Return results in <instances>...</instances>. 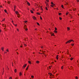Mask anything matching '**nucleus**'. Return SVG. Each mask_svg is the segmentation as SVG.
Segmentation results:
<instances>
[{
	"mask_svg": "<svg viewBox=\"0 0 79 79\" xmlns=\"http://www.w3.org/2000/svg\"><path fill=\"white\" fill-rule=\"evenodd\" d=\"M72 41H73V42H74L73 40H70L68 41H67L66 43V44H68V43H71V42H72Z\"/></svg>",
	"mask_w": 79,
	"mask_h": 79,
	"instance_id": "1",
	"label": "nucleus"
},
{
	"mask_svg": "<svg viewBox=\"0 0 79 79\" xmlns=\"http://www.w3.org/2000/svg\"><path fill=\"white\" fill-rule=\"evenodd\" d=\"M26 2H27V3L28 5L29 6H30V3L29 2H28L27 1H26Z\"/></svg>",
	"mask_w": 79,
	"mask_h": 79,
	"instance_id": "2",
	"label": "nucleus"
},
{
	"mask_svg": "<svg viewBox=\"0 0 79 79\" xmlns=\"http://www.w3.org/2000/svg\"><path fill=\"white\" fill-rule=\"evenodd\" d=\"M26 66H27V64H25V65L23 66V68L24 69V68Z\"/></svg>",
	"mask_w": 79,
	"mask_h": 79,
	"instance_id": "3",
	"label": "nucleus"
},
{
	"mask_svg": "<svg viewBox=\"0 0 79 79\" xmlns=\"http://www.w3.org/2000/svg\"><path fill=\"white\" fill-rule=\"evenodd\" d=\"M15 13L17 15H19V13H18V11H15Z\"/></svg>",
	"mask_w": 79,
	"mask_h": 79,
	"instance_id": "4",
	"label": "nucleus"
},
{
	"mask_svg": "<svg viewBox=\"0 0 79 79\" xmlns=\"http://www.w3.org/2000/svg\"><path fill=\"white\" fill-rule=\"evenodd\" d=\"M32 18L34 19H36V18L35 17V16H33Z\"/></svg>",
	"mask_w": 79,
	"mask_h": 79,
	"instance_id": "5",
	"label": "nucleus"
},
{
	"mask_svg": "<svg viewBox=\"0 0 79 79\" xmlns=\"http://www.w3.org/2000/svg\"><path fill=\"white\" fill-rule=\"evenodd\" d=\"M36 63L37 64H39V63H40V62L38 60H37L36 61Z\"/></svg>",
	"mask_w": 79,
	"mask_h": 79,
	"instance_id": "6",
	"label": "nucleus"
},
{
	"mask_svg": "<svg viewBox=\"0 0 79 79\" xmlns=\"http://www.w3.org/2000/svg\"><path fill=\"white\" fill-rule=\"evenodd\" d=\"M3 48H4L3 47H2L1 48V49L2 50V52H3L4 50H3Z\"/></svg>",
	"mask_w": 79,
	"mask_h": 79,
	"instance_id": "7",
	"label": "nucleus"
},
{
	"mask_svg": "<svg viewBox=\"0 0 79 79\" xmlns=\"http://www.w3.org/2000/svg\"><path fill=\"white\" fill-rule=\"evenodd\" d=\"M54 32L55 33H57V32H58V31H56V30H55L54 31Z\"/></svg>",
	"mask_w": 79,
	"mask_h": 79,
	"instance_id": "8",
	"label": "nucleus"
},
{
	"mask_svg": "<svg viewBox=\"0 0 79 79\" xmlns=\"http://www.w3.org/2000/svg\"><path fill=\"white\" fill-rule=\"evenodd\" d=\"M56 58L57 60H58V55H57Z\"/></svg>",
	"mask_w": 79,
	"mask_h": 79,
	"instance_id": "9",
	"label": "nucleus"
},
{
	"mask_svg": "<svg viewBox=\"0 0 79 79\" xmlns=\"http://www.w3.org/2000/svg\"><path fill=\"white\" fill-rule=\"evenodd\" d=\"M19 76H21V75H22V73H21V72H20V73H19Z\"/></svg>",
	"mask_w": 79,
	"mask_h": 79,
	"instance_id": "10",
	"label": "nucleus"
},
{
	"mask_svg": "<svg viewBox=\"0 0 79 79\" xmlns=\"http://www.w3.org/2000/svg\"><path fill=\"white\" fill-rule=\"evenodd\" d=\"M26 25H25V26H24V29H26Z\"/></svg>",
	"mask_w": 79,
	"mask_h": 79,
	"instance_id": "11",
	"label": "nucleus"
},
{
	"mask_svg": "<svg viewBox=\"0 0 79 79\" xmlns=\"http://www.w3.org/2000/svg\"><path fill=\"white\" fill-rule=\"evenodd\" d=\"M14 11H15V10L16 8V6H14Z\"/></svg>",
	"mask_w": 79,
	"mask_h": 79,
	"instance_id": "12",
	"label": "nucleus"
},
{
	"mask_svg": "<svg viewBox=\"0 0 79 79\" xmlns=\"http://www.w3.org/2000/svg\"><path fill=\"white\" fill-rule=\"evenodd\" d=\"M67 28L68 31H69L70 30V29H69V27H67Z\"/></svg>",
	"mask_w": 79,
	"mask_h": 79,
	"instance_id": "13",
	"label": "nucleus"
},
{
	"mask_svg": "<svg viewBox=\"0 0 79 79\" xmlns=\"http://www.w3.org/2000/svg\"><path fill=\"white\" fill-rule=\"evenodd\" d=\"M4 11L5 12V13H7V11H6V9L4 10Z\"/></svg>",
	"mask_w": 79,
	"mask_h": 79,
	"instance_id": "14",
	"label": "nucleus"
},
{
	"mask_svg": "<svg viewBox=\"0 0 79 79\" xmlns=\"http://www.w3.org/2000/svg\"><path fill=\"white\" fill-rule=\"evenodd\" d=\"M48 74H49V75H50V76H52V73H49Z\"/></svg>",
	"mask_w": 79,
	"mask_h": 79,
	"instance_id": "15",
	"label": "nucleus"
},
{
	"mask_svg": "<svg viewBox=\"0 0 79 79\" xmlns=\"http://www.w3.org/2000/svg\"><path fill=\"white\" fill-rule=\"evenodd\" d=\"M51 35L52 36V35L54 36V33H52Z\"/></svg>",
	"mask_w": 79,
	"mask_h": 79,
	"instance_id": "16",
	"label": "nucleus"
},
{
	"mask_svg": "<svg viewBox=\"0 0 79 79\" xmlns=\"http://www.w3.org/2000/svg\"><path fill=\"white\" fill-rule=\"evenodd\" d=\"M31 12V13H33L34 12H33V11H32V10H30Z\"/></svg>",
	"mask_w": 79,
	"mask_h": 79,
	"instance_id": "17",
	"label": "nucleus"
},
{
	"mask_svg": "<svg viewBox=\"0 0 79 79\" xmlns=\"http://www.w3.org/2000/svg\"><path fill=\"white\" fill-rule=\"evenodd\" d=\"M28 62L29 63V64H31V61H28Z\"/></svg>",
	"mask_w": 79,
	"mask_h": 79,
	"instance_id": "18",
	"label": "nucleus"
},
{
	"mask_svg": "<svg viewBox=\"0 0 79 79\" xmlns=\"http://www.w3.org/2000/svg\"><path fill=\"white\" fill-rule=\"evenodd\" d=\"M36 14H37V15H40V13H39V12H37Z\"/></svg>",
	"mask_w": 79,
	"mask_h": 79,
	"instance_id": "19",
	"label": "nucleus"
},
{
	"mask_svg": "<svg viewBox=\"0 0 79 79\" xmlns=\"http://www.w3.org/2000/svg\"><path fill=\"white\" fill-rule=\"evenodd\" d=\"M29 67V66H28L27 67V68L26 69V70H27L28 69V68Z\"/></svg>",
	"mask_w": 79,
	"mask_h": 79,
	"instance_id": "20",
	"label": "nucleus"
},
{
	"mask_svg": "<svg viewBox=\"0 0 79 79\" xmlns=\"http://www.w3.org/2000/svg\"><path fill=\"white\" fill-rule=\"evenodd\" d=\"M61 7H62V8H64V6L63 5H62L61 6Z\"/></svg>",
	"mask_w": 79,
	"mask_h": 79,
	"instance_id": "21",
	"label": "nucleus"
},
{
	"mask_svg": "<svg viewBox=\"0 0 79 79\" xmlns=\"http://www.w3.org/2000/svg\"><path fill=\"white\" fill-rule=\"evenodd\" d=\"M36 23L37 24V25H38L39 26H40V24H39V23L37 22Z\"/></svg>",
	"mask_w": 79,
	"mask_h": 79,
	"instance_id": "22",
	"label": "nucleus"
},
{
	"mask_svg": "<svg viewBox=\"0 0 79 79\" xmlns=\"http://www.w3.org/2000/svg\"><path fill=\"white\" fill-rule=\"evenodd\" d=\"M14 71L15 73H16V69H15Z\"/></svg>",
	"mask_w": 79,
	"mask_h": 79,
	"instance_id": "23",
	"label": "nucleus"
},
{
	"mask_svg": "<svg viewBox=\"0 0 79 79\" xmlns=\"http://www.w3.org/2000/svg\"><path fill=\"white\" fill-rule=\"evenodd\" d=\"M55 31H56V30H57V28H56V27H55Z\"/></svg>",
	"mask_w": 79,
	"mask_h": 79,
	"instance_id": "24",
	"label": "nucleus"
},
{
	"mask_svg": "<svg viewBox=\"0 0 79 79\" xmlns=\"http://www.w3.org/2000/svg\"><path fill=\"white\" fill-rule=\"evenodd\" d=\"M73 58H71L70 59L71 60H73Z\"/></svg>",
	"mask_w": 79,
	"mask_h": 79,
	"instance_id": "25",
	"label": "nucleus"
},
{
	"mask_svg": "<svg viewBox=\"0 0 79 79\" xmlns=\"http://www.w3.org/2000/svg\"><path fill=\"white\" fill-rule=\"evenodd\" d=\"M40 8L41 10H43V9H42V7H41V6H40Z\"/></svg>",
	"mask_w": 79,
	"mask_h": 79,
	"instance_id": "26",
	"label": "nucleus"
},
{
	"mask_svg": "<svg viewBox=\"0 0 79 79\" xmlns=\"http://www.w3.org/2000/svg\"><path fill=\"white\" fill-rule=\"evenodd\" d=\"M68 13H69L68 12H67L66 13V15H68Z\"/></svg>",
	"mask_w": 79,
	"mask_h": 79,
	"instance_id": "27",
	"label": "nucleus"
},
{
	"mask_svg": "<svg viewBox=\"0 0 79 79\" xmlns=\"http://www.w3.org/2000/svg\"><path fill=\"white\" fill-rule=\"evenodd\" d=\"M31 78H34V76L32 75L31 76Z\"/></svg>",
	"mask_w": 79,
	"mask_h": 79,
	"instance_id": "28",
	"label": "nucleus"
},
{
	"mask_svg": "<svg viewBox=\"0 0 79 79\" xmlns=\"http://www.w3.org/2000/svg\"><path fill=\"white\" fill-rule=\"evenodd\" d=\"M59 19H60V20H61V19H62V18H61V17H60V18H59Z\"/></svg>",
	"mask_w": 79,
	"mask_h": 79,
	"instance_id": "29",
	"label": "nucleus"
},
{
	"mask_svg": "<svg viewBox=\"0 0 79 79\" xmlns=\"http://www.w3.org/2000/svg\"><path fill=\"white\" fill-rule=\"evenodd\" d=\"M23 22H24L25 23H26L27 22V21H23Z\"/></svg>",
	"mask_w": 79,
	"mask_h": 79,
	"instance_id": "30",
	"label": "nucleus"
},
{
	"mask_svg": "<svg viewBox=\"0 0 79 79\" xmlns=\"http://www.w3.org/2000/svg\"><path fill=\"white\" fill-rule=\"evenodd\" d=\"M40 19L41 20H42V18L41 16H40Z\"/></svg>",
	"mask_w": 79,
	"mask_h": 79,
	"instance_id": "31",
	"label": "nucleus"
},
{
	"mask_svg": "<svg viewBox=\"0 0 79 79\" xmlns=\"http://www.w3.org/2000/svg\"><path fill=\"white\" fill-rule=\"evenodd\" d=\"M17 31H18V32H19V29L18 28H17Z\"/></svg>",
	"mask_w": 79,
	"mask_h": 79,
	"instance_id": "32",
	"label": "nucleus"
},
{
	"mask_svg": "<svg viewBox=\"0 0 79 79\" xmlns=\"http://www.w3.org/2000/svg\"><path fill=\"white\" fill-rule=\"evenodd\" d=\"M25 31H27V28H25Z\"/></svg>",
	"mask_w": 79,
	"mask_h": 79,
	"instance_id": "33",
	"label": "nucleus"
},
{
	"mask_svg": "<svg viewBox=\"0 0 79 79\" xmlns=\"http://www.w3.org/2000/svg\"><path fill=\"white\" fill-rule=\"evenodd\" d=\"M76 8H75V9H73V11H76Z\"/></svg>",
	"mask_w": 79,
	"mask_h": 79,
	"instance_id": "34",
	"label": "nucleus"
},
{
	"mask_svg": "<svg viewBox=\"0 0 79 79\" xmlns=\"http://www.w3.org/2000/svg\"><path fill=\"white\" fill-rule=\"evenodd\" d=\"M61 15V13H59V15Z\"/></svg>",
	"mask_w": 79,
	"mask_h": 79,
	"instance_id": "35",
	"label": "nucleus"
},
{
	"mask_svg": "<svg viewBox=\"0 0 79 79\" xmlns=\"http://www.w3.org/2000/svg\"><path fill=\"white\" fill-rule=\"evenodd\" d=\"M74 44H71V45H72V46H74Z\"/></svg>",
	"mask_w": 79,
	"mask_h": 79,
	"instance_id": "36",
	"label": "nucleus"
},
{
	"mask_svg": "<svg viewBox=\"0 0 79 79\" xmlns=\"http://www.w3.org/2000/svg\"><path fill=\"white\" fill-rule=\"evenodd\" d=\"M6 52H9V51H8V49H7L6 50Z\"/></svg>",
	"mask_w": 79,
	"mask_h": 79,
	"instance_id": "37",
	"label": "nucleus"
},
{
	"mask_svg": "<svg viewBox=\"0 0 79 79\" xmlns=\"http://www.w3.org/2000/svg\"><path fill=\"white\" fill-rule=\"evenodd\" d=\"M51 4H52V5H53V4H54V3H53V2H51Z\"/></svg>",
	"mask_w": 79,
	"mask_h": 79,
	"instance_id": "38",
	"label": "nucleus"
},
{
	"mask_svg": "<svg viewBox=\"0 0 79 79\" xmlns=\"http://www.w3.org/2000/svg\"><path fill=\"white\" fill-rule=\"evenodd\" d=\"M76 79H78V77H75Z\"/></svg>",
	"mask_w": 79,
	"mask_h": 79,
	"instance_id": "39",
	"label": "nucleus"
},
{
	"mask_svg": "<svg viewBox=\"0 0 79 79\" xmlns=\"http://www.w3.org/2000/svg\"><path fill=\"white\" fill-rule=\"evenodd\" d=\"M18 18H19V15H17Z\"/></svg>",
	"mask_w": 79,
	"mask_h": 79,
	"instance_id": "40",
	"label": "nucleus"
},
{
	"mask_svg": "<svg viewBox=\"0 0 79 79\" xmlns=\"http://www.w3.org/2000/svg\"><path fill=\"white\" fill-rule=\"evenodd\" d=\"M46 10H48V9L47 7H46Z\"/></svg>",
	"mask_w": 79,
	"mask_h": 79,
	"instance_id": "41",
	"label": "nucleus"
},
{
	"mask_svg": "<svg viewBox=\"0 0 79 79\" xmlns=\"http://www.w3.org/2000/svg\"><path fill=\"white\" fill-rule=\"evenodd\" d=\"M8 3V4H10V2H9L8 1V2H7Z\"/></svg>",
	"mask_w": 79,
	"mask_h": 79,
	"instance_id": "42",
	"label": "nucleus"
},
{
	"mask_svg": "<svg viewBox=\"0 0 79 79\" xmlns=\"http://www.w3.org/2000/svg\"><path fill=\"white\" fill-rule=\"evenodd\" d=\"M9 79H12V78L11 77H10Z\"/></svg>",
	"mask_w": 79,
	"mask_h": 79,
	"instance_id": "43",
	"label": "nucleus"
},
{
	"mask_svg": "<svg viewBox=\"0 0 79 79\" xmlns=\"http://www.w3.org/2000/svg\"><path fill=\"white\" fill-rule=\"evenodd\" d=\"M70 15V16H71V18H73V17H72V15Z\"/></svg>",
	"mask_w": 79,
	"mask_h": 79,
	"instance_id": "44",
	"label": "nucleus"
},
{
	"mask_svg": "<svg viewBox=\"0 0 79 79\" xmlns=\"http://www.w3.org/2000/svg\"><path fill=\"white\" fill-rule=\"evenodd\" d=\"M77 2H79V0H77Z\"/></svg>",
	"mask_w": 79,
	"mask_h": 79,
	"instance_id": "45",
	"label": "nucleus"
},
{
	"mask_svg": "<svg viewBox=\"0 0 79 79\" xmlns=\"http://www.w3.org/2000/svg\"><path fill=\"white\" fill-rule=\"evenodd\" d=\"M53 6H55V4H53V5H52Z\"/></svg>",
	"mask_w": 79,
	"mask_h": 79,
	"instance_id": "46",
	"label": "nucleus"
},
{
	"mask_svg": "<svg viewBox=\"0 0 79 79\" xmlns=\"http://www.w3.org/2000/svg\"><path fill=\"white\" fill-rule=\"evenodd\" d=\"M47 0V2H49V0Z\"/></svg>",
	"mask_w": 79,
	"mask_h": 79,
	"instance_id": "47",
	"label": "nucleus"
},
{
	"mask_svg": "<svg viewBox=\"0 0 79 79\" xmlns=\"http://www.w3.org/2000/svg\"><path fill=\"white\" fill-rule=\"evenodd\" d=\"M41 48H43V46H41Z\"/></svg>",
	"mask_w": 79,
	"mask_h": 79,
	"instance_id": "48",
	"label": "nucleus"
},
{
	"mask_svg": "<svg viewBox=\"0 0 79 79\" xmlns=\"http://www.w3.org/2000/svg\"><path fill=\"white\" fill-rule=\"evenodd\" d=\"M24 45H25V46H27V45L25 44H24Z\"/></svg>",
	"mask_w": 79,
	"mask_h": 79,
	"instance_id": "49",
	"label": "nucleus"
},
{
	"mask_svg": "<svg viewBox=\"0 0 79 79\" xmlns=\"http://www.w3.org/2000/svg\"><path fill=\"white\" fill-rule=\"evenodd\" d=\"M2 21H5V18L4 19L2 20Z\"/></svg>",
	"mask_w": 79,
	"mask_h": 79,
	"instance_id": "50",
	"label": "nucleus"
},
{
	"mask_svg": "<svg viewBox=\"0 0 79 79\" xmlns=\"http://www.w3.org/2000/svg\"><path fill=\"white\" fill-rule=\"evenodd\" d=\"M63 66H62L61 67V68L62 69H63Z\"/></svg>",
	"mask_w": 79,
	"mask_h": 79,
	"instance_id": "51",
	"label": "nucleus"
},
{
	"mask_svg": "<svg viewBox=\"0 0 79 79\" xmlns=\"http://www.w3.org/2000/svg\"><path fill=\"white\" fill-rule=\"evenodd\" d=\"M2 25L3 26V27H4V24H3Z\"/></svg>",
	"mask_w": 79,
	"mask_h": 79,
	"instance_id": "52",
	"label": "nucleus"
},
{
	"mask_svg": "<svg viewBox=\"0 0 79 79\" xmlns=\"http://www.w3.org/2000/svg\"><path fill=\"white\" fill-rule=\"evenodd\" d=\"M3 73H4V71H3L2 74V75L3 74Z\"/></svg>",
	"mask_w": 79,
	"mask_h": 79,
	"instance_id": "53",
	"label": "nucleus"
},
{
	"mask_svg": "<svg viewBox=\"0 0 79 79\" xmlns=\"http://www.w3.org/2000/svg\"><path fill=\"white\" fill-rule=\"evenodd\" d=\"M14 25H15V26H17V25L16 24V25H15L14 24Z\"/></svg>",
	"mask_w": 79,
	"mask_h": 79,
	"instance_id": "54",
	"label": "nucleus"
},
{
	"mask_svg": "<svg viewBox=\"0 0 79 79\" xmlns=\"http://www.w3.org/2000/svg\"><path fill=\"white\" fill-rule=\"evenodd\" d=\"M0 7H1V8H2V6H0Z\"/></svg>",
	"mask_w": 79,
	"mask_h": 79,
	"instance_id": "55",
	"label": "nucleus"
},
{
	"mask_svg": "<svg viewBox=\"0 0 79 79\" xmlns=\"http://www.w3.org/2000/svg\"><path fill=\"white\" fill-rule=\"evenodd\" d=\"M12 23H13V20L12 21Z\"/></svg>",
	"mask_w": 79,
	"mask_h": 79,
	"instance_id": "56",
	"label": "nucleus"
},
{
	"mask_svg": "<svg viewBox=\"0 0 79 79\" xmlns=\"http://www.w3.org/2000/svg\"><path fill=\"white\" fill-rule=\"evenodd\" d=\"M51 6L52 7H53V6L52 5H51Z\"/></svg>",
	"mask_w": 79,
	"mask_h": 79,
	"instance_id": "57",
	"label": "nucleus"
},
{
	"mask_svg": "<svg viewBox=\"0 0 79 79\" xmlns=\"http://www.w3.org/2000/svg\"><path fill=\"white\" fill-rule=\"evenodd\" d=\"M49 69H51V68H50V66H49Z\"/></svg>",
	"mask_w": 79,
	"mask_h": 79,
	"instance_id": "58",
	"label": "nucleus"
},
{
	"mask_svg": "<svg viewBox=\"0 0 79 79\" xmlns=\"http://www.w3.org/2000/svg\"><path fill=\"white\" fill-rule=\"evenodd\" d=\"M12 66H13V62H12Z\"/></svg>",
	"mask_w": 79,
	"mask_h": 79,
	"instance_id": "59",
	"label": "nucleus"
},
{
	"mask_svg": "<svg viewBox=\"0 0 79 79\" xmlns=\"http://www.w3.org/2000/svg\"><path fill=\"white\" fill-rule=\"evenodd\" d=\"M4 53H7V52H4Z\"/></svg>",
	"mask_w": 79,
	"mask_h": 79,
	"instance_id": "60",
	"label": "nucleus"
},
{
	"mask_svg": "<svg viewBox=\"0 0 79 79\" xmlns=\"http://www.w3.org/2000/svg\"><path fill=\"white\" fill-rule=\"evenodd\" d=\"M3 71H4V68H3Z\"/></svg>",
	"mask_w": 79,
	"mask_h": 79,
	"instance_id": "61",
	"label": "nucleus"
},
{
	"mask_svg": "<svg viewBox=\"0 0 79 79\" xmlns=\"http://www.w3.org/2000/svg\"><path fill=\"white\" fill-rule=\"evenodd\" d=\"M5 27H6V25H5Z\"/></svg>",
	"mask_w": 79,
	"mask_h": 79,
	"instance_id": "62",
	"label": "nucleus"
},
{
	"mask_svg": "<svg viewBox=\"0 0 79 79\" xmlns=\"http://www.w3.org/2000/svg\"><path fill=\"white\" fill-rule=\"evenodd\" d=\"M17 54H19L18 53V52H17Z\"/></svg>",
	"mask_w": 79,
	"mask_h": 79,
	"instance_id": "63",
	"label": "nucleus"
},
{
	"mask_svg": "<svg viewBox=\"0 0 79 79\" xmlns=\"http://www.w3.org/2000/svg\"><path fill=\"white\" fill-rule=\"evenodd\" d=\"M32 9V10H33V11H34V9Z\"/></svg>",
	"mask_w": 79,
	"mask_h": 79,
	"instance_id": "64",
	"label": "nucleus"
}]
</instances>
